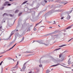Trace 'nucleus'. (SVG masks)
I'll return each instance as SVG.
<instances>
[{
  "label": "nucleus",
  "instance_id": "nucleus-15",
  "mask_svg": "<svg viewBox=\"0 0 73 73\" xmlns=\"http://www.w3.org/2000/svg\"><path fill=\"white\" fill-rule=\"evenodd\" d=\"M24 37H23L22 38V40L20 42H21V41H24Z\"/></svg>",
  "mask_w": 73,
  "mask_h": 73
},
{
  "label": "nucleus",
  "instance_id": "nucleus-9",
  "mask_svg": "<svg viewBox=\"0 0 73 73\" xmlns=\"http://www.w3.org/2000/svg\"><path fill=\"white\" fill-rule=\"evenodd\" d=\"M63 10L62 9H59L56 11V12H62Z\"/></svg>",
  "mask_w": 73,
  "mask_h": 73
},
{
  "label": "nucleus",
  "instance_id": "nucleus-49",
  "mask_svg": "<svg viewBox=\"0 0 73 73\" xmlns=\"http://www.w3.org/2000/svg\"><path fill=\"white\" fill-rule=\"evenodd\" d=\"M1 28H2V26L0 27V29H1Z\"/></svg>",
  "mask_w": 73,
  "mask_h": 73
},
{
  "label": "nucleus",
  "instance_id": "nucleus-32",
  "mask_svg": "<svg viewBox=\"0 0 73 73\" xmlns=\"http://www.w3.org/2000/svg\"><path fill=\"white\" fill-rule=\"evenodd\" d=\"M12 35H13V33H11L10 36V37H11V36H12Z\"/></svg>",
  "mask_w": 73,
  "mask_h": 73
},
{
  "label": "nucleus",
  "instance_id": "nucleus-52",
  "mask_svg": "<svg viewBox=\"0 0 73 73\" xmlns=\"http://www.w3.org/2000/svg\"><path fill=\"white\" fill-rule=\"evenodd\" d=\"M58 27H60V25H58Z\"/></svg>",
  "mask_w": 73,
  "mask_h": 73
},
{
  "label": "nucleus",
  "instance_id": "nucleus-34",
  "mask_svg": "<svg viewBox=\"0 0 73 73\" xmlns=\"http://www.w3.org/2000/svg\"><path fill=\"white\" fill-rule=\"evenodd\" d=\"M44 1L46 3H47V1L45 0H44Z\"/></svg>",
  "mask_w": 73,
  "mask_h": 73
},
{
  "label": "nucleus",
  "instance_id": "nucleus-20",
  "mask_svg": "<svg viewBox=\"0 0 73 73\" xmlns=\"http://www.w3.org/2000/svg\"><path fill=\"white\" fill-rule=\"evenodd\" d=\"M61 49V48H59L56 49L55 50V51L58 50H59V49Z\"/></svg>",
  "mask_w": 73,
  "mask_h": 73
},
{
  "label": "nucleus",
  "instance_id": "nucleus-35",
  "mask_svg": "<svg viewBox=\"0 0 73 73\" xmlns=\"http://www.w3.org/2000/svg\"><path fill=\"white\" fill-rule=\"evenodd\" d=\"M11 5V4L8 3V5H8L9 6H10Z\"/></svg>",
  "mask_w": 73,
  "mask_h": 73
},
{
  "label": "nucleus",
  "instance_id": "nucleus-47",
  "mask_svg": "<svg viewBox=\"0 0 73 73\" xmlns=\"http://www.w3.org/2000/svg\"><path fill=\"white\" fill-rule=\"evenodd\" d=\"M18 31H19V30H15V31H16V32H17Z\"/></svg>",
  "mask_w": 73,
  "mask_h": 73
},
{
  "label": "nucleus",
  "instance_id": "nucleus-36",
  "mask_svg": "<svg viewBox=\"0 0 73 73\" xmlns=\"http://www.w3.org/2000/svg\"><path fill=\"white\" fill-rule=\"evenodd\" d=\"M7 50H7L6 51H5V52H3L2 53H5V52H7V51H7Z\"/></svg>",
  "mask_w": 73,
  "mask_h": 73
},
{
  "label": "nucleus",
  "instance_id": "nucleus-63",
  "mask_svg": "<svg viewBox=\"0 0 73 73\" xmlns=\"http://www.w3.org/2000/svg\"><path fill=\"white\" fill-rule=\"evenodd\" d=\"M35 41H33V42H35Z\"/></svg>",
  "mask_w": 73,
  "mask_h": 73
},
{
  "label": "nucleus",
  "instance_id": "nucleus-54",
  "mask_svg": "<svg viewBox=\"0 0 73 73\" xmlns=\"http://www.w3.org/2000/svg\"><path fill=\"white\" fill-rule=\"evenodd\" d=\"M9 38L8 39H7L6 40H8V39H9Z\"/></svg>",
  "mask_w": 73,
  "mask_h": 73
},
{
  "label": "nucleus",
  "instance_id": "nucleus-19",
  "mask_svg": "<svg viewBox=\"0 0 73 73\" xmlns=\"http://www.w3.org/2000/svg\"><path fill=\"white\" fill-rule=\"evenodd\" d=\"M25 53H32V52L26 51L25 52Z\"/></svg>",
  "mask_w": 73,
  "mask_h": 73
},
{
  "label": "nucleus",
  "instance_id": "nucleus-57",
  "mask_svg": "<svg viewBox=\"0 0 73 73\" xmlns=\"http://www.w3.org/2000/svg\"><path fill=\"white\" fill-rule=\"evenodd\" d=\"M29 73H32V72H29Z\"/></svg>",
  "mask_w": 73,
  "mask_h": 73
},
{
  "label": "nucleus",
  "instance_id": "nucleus-23",
  "mask_svg": "<svg viewBox=\"0 0 73 73\" xmlns=\"http://www.w3.org/2000/svg\"><path fill=\"white\" fill-rule=\"evenodd\" d=\"M39 67H40V68H41V67H42V66L41 64H40V65H39Z\"/></svg>",
  "mask_w": 73,
  "mask_h": 73
},
{
  "label": "nucleus",
  "instance_id": "nucleus-25",
  "mask_svg": "<svg viewBox=\"0 0 73 73\" xmlns=\"http://www.w3.org/2000/svg\"><path fill=\"white\" fill-rule=\"evenodd\" d=\"M3 73V68L2 67L1 73Z\"/></svg>",
  "mask_w": 73,
  "mask_h": 73
},
{
  "label": "nucleus",
  "instance_id": "nucleus-44",
  "mask_svg": "<svg viewBox=\"0 0 73 73\" xmlns=\"http://www.w3.org/2000/svg\"><path fill=\"white\" fill-rule=\"evenodd\" d=\"M50 12L51 13H53V11H52V12H51V11H50Z\"/></svg>",
  "mask_w": 73,
  "mask_h": 73
},
{
  "label": "nucleus",
  "instance_id": "nucleus-17",
  "mask_svg": "<svg viewBox=\"0 0 73 73\" xmlns=\"http://www.w3.org/2000/svg\"><path fill=\"white\" fill-rule=\"evenodd\" d=\"M19 11V10H16L15 11V13H17V12H18Z\"/></svg>",
  "mask_w": 73,
  "mask_h": 73
},
{
  "label": "nucleus",
  "instance_id": "nucleus-30",
  "mask_svg": "<svg viewBox=\"0 0 73 73\" xmlns=\"http://www.w3.org/2000/svg\"><path fill=\"white\" fill-rule=\"evenodd\" d=\"M72 39H73V38H72L71 39H70L68 41V42H69V41H71V40H72Z\"/></svg>",
  "mask_w": 73,
  "mask_h": 73
},
{
  "label": "nucleus",
  "instance_id": "nucleus-38",
  "mask_svg": "<svg viewBox=\"0 0 73 73\" xmlns=\"http://www.w3.org/2000/svg\"><path fill=\"white\" fill-rule=\"evenodd\" d=\"M31 13V11H30V12H28L27 13V14H28V13Z\"/></svg>",
  "mask_w": 73,
  "mask_h": 73
},
{
  "label": "nucleus",
  "instance_id": "nucleus-21",
  "mask_svg": "<svg viewBox=\"0 0 73 73\" xmlns=\"http://www.w3.org/2000/svg\"><path fill=\"white\" fill-rule=\"evenodd\" d=\"M65 46V45H62L61 46H59V47H63V46Z\"/></svg>",
  "mask_w": 73,
  "mask_h": 73
},
{
  "label": "nucleus",
  "instance_id": "nucleus-55",
  "mask_svg": "<svg viewBox=\"0 0 73 73\" xmlns=\"http://www.w3.org/2000/svg\"><path fill=\"white\" fill-rule=\"evenodd\" d=\"M16 58H17V56H16Z\"/></svg>",
  "mask_w": 73,
  "mask_h": 73
},
{
  "label": "nucleus",
  "instance_id": "nucleus-6",
  "mask_svg": "<svg viewBox=\"0 0 73 73\" xmlns=\"http://www.w3.org/2000/svg\"><path fill=\"white\" fill-rule=\"evenodd\" d=\"M60 65V63H58L57 64H56V65H53L52 66H58V65Z\"/></svg>",
  "mask_w": 73,
  "mask_h": 73
},
{
  "label": "nucleus",
  "instance_id": "nucleus-51",
  "mask_svg": "<svg viewBox=\"0 0 73 73\" xmlns=\"http://www.w3.org/2000/svg\"><path fill=\"white\" fill-rule=\"evenodd\" d=\"M12 60H13V61H15V60H14V59H12Z\"/></svg>",
  "mask_w": 73,
  "mask_h": 73
},
{
  "label": "nucleus",
  "instance_id": "nucleus-14",
  "mask_svg": "<svg viewBox=\"0 0 73 73\" xmlns=\"http://www.w3.org/2000/svg\"><path fill=\"white\" fill-rule=\"evenodd\" d=\"M59 58H61L62 56V54H60L59 55Z\"/></svg>",
  "mask_w": 73,
  "mask_h": 73
},
{
  "label": "nucleus",
  "instance_id": "nucleus-37",
  "mask_svg": "<svg viewBox=\"0 0 73 73\" xmlns=\"http://www.w3.org/2000/svg\"><path fill=\"white\" fill-rule=\"evenodd\" d=\"M34 30L35 31H36V28H35L34 27Z\"/></svg>",
  "mask_w": 73,
  "mask_h": 73
},
{
  "label": "nucleus",
  "instance_id": "nucleus-16",
  "mask_svg": "<svg viewBox=\"0 0 73 73\" xmlns=\"http://www.w3.org/2000/svg\"><path fill=\"white\" fill-rule=\"evenodd\" d=\"M4 15H6V16H8V14L6 13H5L4 15H3V16H4Z\"/></svg>",
  "mask_w": 73,
  "mask_h": 73
},
{
  "label": "nucleus",
  "instance_id": "nucleus-3",
  "mask_svg": "<svg viewBox=\"0 0 73 73\" xmlns=\"http://www.w3.org/2000/svg\"><path fill=\"white\" fill-rule=\"evenodd\" d=\"M9 2H5V3L4 4V6H7V5H8V3Z\"/></svg>",
  "mask_w": 73,
  "mask_h": 73
},
{
  "label": "nucleus",
  "instance_id": "nucleus-7",
  "mask_svg": "<svg viewBox=\"0 0 73 73\" xmlns=\"http://www.w3.org/2000/svg\"><path fill=\"white\" fill-rule=\"evenodd\" d=\"M19 36V33H16L15 34V36L16 38H17V37Z\"/></svg>",
  "mask_w": 73,
  "mask_h": 73
},
{
  "label": "nucleus",
  "instance_id": "nucleus-8",
  "mask_svg": "<svg viewBox=\"0 0 73 73\" xmlns=\"http://www.w3.org/2000/svg\"><path fill=\"white\" fill-rule=\"evenodd\" d=\"M70 58L68 62V65H70V64H71L70 61Z\"/></svg>",
  "mask_w": 73,
  "mask_h": 73
},
{
  "label": "nucleus",
  "instance_id": "nucleus-59",
  "mask_svg": "<svg viewBox=\"0 0 73 73\" xmlns=\"http://www.w3.org/2000/svg\"><path fill=\"white\" fill-rule=\"evenodd\" d=\"M71 66L73 67V64Z\"/></svg>",
  "mask_w": 73,
  "mask_h": 73
},
{
  "label": "nucleus",
  "instance_id": "nucleus-43",
  "mask_svg": "<svg viewBox=\"0 0 73 73\" xmlns=\"http://www.w3.org/2000/svg\"><path fill=\"white\" fill-rule=\"evenodd\" d=\"M64 60V58H62L61 61H62V60Z\"/></svg>",
  "mask_w": 73,
  "mask_h": 73
},
{
  "label": "nucleus",
  "instance_id": "nucleus-39",
  "mask_svg": "<svg viewBox=\"0 0 73 73\" xmlns=\"http://www.w3.org/2000/svg\"><path fill=\"white\" fill-rule=\"evenodd\" d=\"M10 16H11V17H12V15L11 14H10L9 15Z\"/></svg>",
  "mask_w": 73,
  "mask_h": 73
},
{
  "label": "nucleus",
  "instance_id": "nucleus-64",
  "mask_svg": "<svg viewBox=\"0 0 73 73\" xmlns=\"http://www.w3.org/2000/svg\"><path fill=\"white\" fill-rule=\"evenodd\" d=\"M72 71H73V69L72 70Z\"/></svg>",
  "mask_w": 73,
  "mask_h": 73
},
{
  "label": "nucleus",
  "instance_id": "nucleus-46",
  "mask_svg": "<svg viewBox=\"0 0 73 73\" xmlns=\"http://www.w3.org/2000/svg\"><path fill=\"white\" fill-rule=\"evenodd\" d=\"M39 43H40V44H43V43L41 42H38Z\"/></svg>",
  "mask_w": 73,
  "mask_h": 73
},
{
  "label": "nucleus",
  "instance_id": "nucleus-45",
  "mask_svg": "<svg viewBox=\"0 0 73 73\" xmlns=\"http://www.w3.org/2000/svg\"><path fill=\"white\" fill-rule=\"evenodd\" d=\"M9 60H12V58H9Z\"/></svg>",
  "mask_w": 73,
  "mask_h": 73
},
{
  "label": "nucleus",
  "instance_id": "nucleus-42",
  "mask_svg": "<svg viewBox=\"0 0 73 73\" xmlns=\"http://www.w3.org/2000/svg\"><path fill=\"white\" fill-rule=\"evenodd\" d=\"M22 14V13H21L19 14V16H20V15Z\"/></svg>",
  "mask_w": 73,
  "mask_h": 73
},
{
  "label": "nucleus",
  "instance_id": "nucleus-4",
  "mask_svg": "<svg viewBox=\"0 0 73 73\" xmlns=\"http://www.w3.org/2000/svg\"><path fill=\"white\" fill-rule=\"evenodd\" d=\"M42 20H41L40 22L39 23H37V24H36V25L35 26V27H36V26H37V25H38V24H40V23H41V22H42Z\"/></svg>",
  "mask_w": 73,
  "mask_h": 73
},
{
  "label": "nucleus",
  "instance_id": "nucleus-28",
  "mask_svg": "<svg viewBox=\"0 0 73 73\" xmlns=\"http://www.w3.org/2000/svg\"><path fill=\"white\" fill-rule=\"evenodd\" d=\"M64 17H62V18H61L60 19H61V20H63Z\"/></svg>",
  "mask_w": 73,
  "mask_h": 73
},
{
  "label": "nucleus",
  "instance_id": "nucleus-58",
  "mask_svg": "<svg viewBox=\"0 0 73 73\" xmlns=\"http://www.w3.org/2000/svg\"><path fill=\"white\" fill-rule=\"evenodd\" d=\"M10 1H12V0H9Z\"/></svg>",
  "mask_w": 73,
  "mask_h": 73
},
{
  "label": "nucleus",
  "instance_id": "nucleus-62",
  "mask_svg": "<svg viewBox=\"0 0 73 73\" xmlns=\"http://www.w3.org/2000/svg\"><path fill=\"white\" fill-rule=\"evenodd\" d=\"M51 70H53V68H52Z\"/></svg>",
  "mask_w": 73,
  "mask_h": 73
},
{
  "label": "nucleus",
  "instance_id": "nucleus-33",
  "mask_svg": "<svg viewBox=\"0 0 73 73\" xmlns=\"http://www.w3.org/2000/svg\"><path fill=\"white\" fill-rule=\"evenodd\" d=\"M3 61H2L0 63V65H1V64H2V63H3Z\"/></svg>",
  "mask_w": 73,
  "mask_h": 73
},
{
  "label": "nucleus",
  "instance_id": "nucleus-18",
  "mask_svg": "<svg viewBox=\"0 0 73 73\" xmlns=\"http://www.w3.org/2000/svg\"><path fill=\"white\" fill-rule=\"evenodd\" d=\"M57 36H58V35H54L53 36V37H57Z\"/></svg>",
  "mask_w": 73,
  "mask_h": 73
},
{
  "label": "nucleus",
  "instance_id": "nucleus-56",
  "mask_svg": "<svg viewBox=\"0 0 73 73\" xmlns=\"http://www.w3.org/2000/svg\"><path fill=\"white\" fill-rule=\"evenodd\" d=\"M21 54H19V56H21Z\"/></svg>",
  "mask_w": 73,
  "mask_h": 73
},
{
  "label": "nucleus",
  "instance_id": "nucleus-11",
  "mask_svg": "<svg viewBox=\"0 0 73 73\" xmlns=\"http://www.w3.org/2000/svg\"><path fill=\"white\" fill-rule=\"evenodd\" d=\"M14 69H15V70L17 69V66H15L13 68Z\"/></svg>",
  "mask_w": 73,
  "mask_h": 73
},
{
  "label": "nucleus",
  "instance_id": "nucleus-53",
  "mask_svg": "<svg viewBox=\"0 0 73 73\" xmlns=\"http://www.w3.org/2000/svg\"><path fill=\"white\" fill-rule=\"evenodd\" d=\"M1 40V38H0V41Z\"/></svg>",
  "mask_w": 73,
  "mask_h": 73
},
{
  "label": "nucleus",
  "instance_id": "nucleus-29",
  "mask_svg": "<svg viewBox=\"0 0 73 73\" xmlns=\"http://www.w3.org/2000/svg\"><path fill=\"white\" fill-rule=\"evenodd\" d=\"M54 23H53L52 24H56V22L55 21H54Z\"/></svg>",
  "mask_w": 73,
  "mask_h": 73
},
{
  "label": "nucleus",
  "instance_id": "nucleus-12",
  "mask_svg": "<svg viewBox=\"0 0 73 73\" xmlns=\"http://www.w3.org/2000/svg\"><path fill=\"white\" fill-rule=\"evenodd\" d=\"M50 72V71L48 70H46V73H49Z\"/></svg>",
  "mask_w": 73,
  "mask_h": 73
},
{
  "label": "nucleus",
  "instance_id": "nucleus-60",
  "mask_svg": "<svg viewBox=\"0 0 73 73\" xmlns=\"http://www.w3.org/2000/svg\"><path fill=\"white\" fill-rule=\"evenodd\" d=\"M3 57V56H0V57Z\"/></svg>",
  "mask_w": 73,
  "mask_h": 73
},
{
  "label": "nucleus",
  "instance_id": "nucleus-22",
  "mask_svg": "<svg viewBox=\"0 0 73 73\" xmlns=\"http://www.w3.org/2000/svg\"><path fill=\"white\" fill-rule=\"evenodd\" d=\"M44 45H45L46 46H48L49 45V44H46L45 43H44Z\"/></svg>",
  "mask_w": 73,
  "mask_h": 73
},
{
  "label": "nucleus",
  "instance_id": "nucleus-26",
  "mask_svg": "<svg viewBox=\"0 0 73 73\" xmlns=\"http://www.w3.org/2000/svg\"><path fill=\"white\" fill-rule=\"evenodd\" d=\"M4 7H2V8H1L0 9L1 10H2V9H4Z\"/></svg>",
  "mask_w": 73,
  "mask_h": 73
},
{
  "label": "nucleus",
  "instance_id": "nucleus-61",
  "mask_svg": "<svg viewBox=\"0 0 73 73\" xmlns=\"http://www.w3.org/2000/svg\"><path fill=\"white\" fill-rule=\"evenodd\" d=\"M48 23H50V22H49V21H48Z\"/></svg>",
  "mask_w": 73,
  "mask_h": 73
},
{
  "label": "nucleus",
  "instance_id": "nucleus-13",
  "mask_svg": "<svg viewBox=\"0 0 73 73\" xmlns=\"http://www.w3.org/2000/svg\"><path fill=\"white\" fill-rule=\"evenodd\" d=\"M27 2H28L27 1H25L23 3V4H25V3H27Z\"/></svg>",
  "mask_w": 73,
  "mask_h": 73
},
{
  "label": "nucleus",
  "instance_id": "nucleus-41",
  "mask_svg": "<svg viewBox=\"0 0 73 73\" xmlns=\"http://www.w3.org/2000/svg\"><path fill=\"white\" fill-rule=\"evenodd\" d=\"M18 64H19V61H18L16 65H18Z\"/></svg>",
  "mask_w": 73,
  "mask_h": 73
},
{
  "label": "nucleus",
  "instance_id": "nucleus-10",
  "mask_svg": "<svg viewBox=\"0 0 73 73\" xmlns=\"http://www.w3.org/2000/svg\"><path fill=\"white\" fill-rule=\"evenodd\" d=\"M12 71L13 73H16V70H15L14 69L12 70Z\"/></svg>",
  "mask_w": 73,
  "mask_h": 73
},
{
  "label": "nucleus",
  "instance_id": "nucleus-2",
  "mask_svg": "<svg viewBox=\"0 0 73 73\" xmlns=\"http://www.w3.org/2000/svg\"><path fill=\"white\" fill-rule=\"evenodd\" d=\"M16 45V43L12 48H10L9 49L7 50V51H9V50H10L12 49H13V48L15 47V45Z\"/></svg>",
  "mask_w": 73,
  "mask_h": 73
},
{
  "label": "nucleus",
  "instance_id": "nucleus-5",
  "mask_svg": "<svg viewBox=\"0 0 73 73\" xmlns=\"http://www.w3.org/2000/svg\"><path fill=\"white\" fill-rule=\"evenodd\" d=\"M70 16L69 15H68L66 19L67 20H70Z\"/></svg>",
  "mask_w": 73,
  "mask_h": 73
},
{
  "label": "nucleus",
  "instance_id": "nucleus-50",
  "mask_svg": "<svg viewBox=\"0 0 73 73\" xmlns=\"http://www.w3.org/2000/svg\"><path fill=\"white\" fill-rule=\"evenodd\" d=\"M49 28H52V27H49Z\"/></svg>",
  "mask_w": 73,
  "mask_h": 73
},
{
  "label": "nucleus",
  "instance_id": "nucleus-1",
  "mask_svg": "<svg viewBox=\"0 0 73 73\" xmlns=\"http://www.w3.org/2000/svg\"><path fill=\"white\" fill-rule=\"evenodd\" d=\"M26 64H27V62H25L23 66L22 69L21 70V72H24L25 69V68H26V66H25V65H26Z\"/></svg>",
  "mask_w": 73,
  "mask_h": 73
},
{
  "label": "nucleus",
  "instance_id": "nucleus-40",
  "mask_svg": "<svg viewBox=\"0 0 73 73\" xmlns=\"http://www.w3.org/2000/svg\"><path fill=\"white\" fill-rule=\"evenodd\" d=\"M72 11H73V10H71V11L70 12V13H71V12H72Z\"/></svg>",
  "mask_w": 73,
  "mask_h": 73
},
{
  "label": "nucleus",
  "instance_id": "nucleus-48",
  "mask_svg": "<svg viewBox=\"0 0 73 73\" xmlns=\"http://www.w3.org/2000/svg\"><path fill=\"white\" fill-rule=\"evenodd\" d=\"M13 43V42H11L10 43V44H12Z\"/></svg>",
  "mask_w": 73,
  "mask_h": 73
},
{
  "label": "nucleus",
  "instance_id": "nucleus-31",
  "mask_svg": "<svg viewBox=\"0 0 73 73\" xmlns=\"http://www.w3.org/2000/svg\"><path fill=\"white\" fill-rule=\"evenodd\" d=\"M27 31H30V29L29 28L28 29Z\"/></svg>",
  "mask_w": 73,
  "mask_h": 73
},
{
  "label": "nucleus",
  "instance_id": "nucleus-27",
  "mask_svg": "<svg viewBox=\"0 0 73 73\" xmlns=\"http://www.w3.org/2000/svg\"><path fill=\"white\" fill-rule=\"evenodd\" d=\"M67 52V51L66 50L64 51L63 52V53H66Z\"/></svg>",
  "mask_w": 73,
  "mask_h": 73
},
{
  "label": "nucleus",
  "instance_id": "nucleus-24",
  "mask_svg": "<svg viewBox=\"0 0 73 73\" xmlns=\"http://www.w3.org/2000/svg\"><path fill=\"white\" fill-rule=\"evenodd\" d=\"M50 35V34H48L46 35L45 36H49V35Z\"/></svg>",
  "mask_w": 73,
  "mask_h": 73
}]
</instances>
